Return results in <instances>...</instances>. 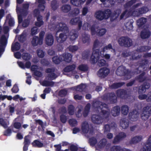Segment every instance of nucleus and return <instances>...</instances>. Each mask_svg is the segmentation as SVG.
I'll use <instances>...</instances> for the list:
<instances>
[{"instance_id":"obj_34","label":"nucleus","mask_w":151,"mask_h":151,"mask_svg":"<svg viewBox=\"0 0 151 151\" xmlns=\"http://www.w3.org/2000/svg\"><path fill=\"white\" fill-rule=\"evenodd\" d=\"M37 1L39 4L38 7L40 11H43L45 8V6L44 4L45 3V2L44 0H37Z\"/></svg>"},{"instance_id":"obj_32","label":"nucleus","mask_w":151,"mask_h":151,"mask_svg":"<svg viewBox=\"0 0 151 151\" xmlns=\"http://www.w3.org/2000/svg\"><path fill=\"white\" fill-rule=\"evenodd\" d=\"M129 125V122L127 119H124L120 121V126L123 129L127 128L128 127Z\"/></svg>"},{"instance_id":"obj_7","label":"nucleus","mask_w":151,"mask_h":151,"mask_svg":"<svg viewBox=\"0 0 151 151\" xmlns=\"http://www.w3.org/2000/svg\"><path fill=\"white\" fill-rule=\"evenodd\" d=\"M119 45L122 46L129 47L132 45V41L130 38L126 37H122L118 40Z\"/></svg>"},{"instance_id":"obj_62","label":"nucleus","mask_w":151,"mask_h":151,"mask_svg":"<svg viewBox=\"0 0 151 151\" xmlns=\"http://www.w3.org/2000/svg\"><path fill=\"white\" fill-rule=\"evenodd\" d=\"M68 49L69 51L74 52L77 50L78 47L76 45H70L68 47Z\"/></svg>"},{"instance_id":"obj_29","label":"nucleus","mask_w":151,"mask_h":151,"mask_svg":"<svg viewBox=\"0 0 151 151\" xmlns=\"http://www.w3.org/2000/svg\"><path fill=\"white\" fill-rule=\"evenodd\" d=\"M71 7L70 5L65 4L63 5L61 7V11L65 13H67L70 11Z\"/></svg>"},{"instance_id":"obj_51","label":"nucleus","mask_w":151,"mask_h":151,"mask_svg":"<svg viewBox=\"0 0 151 151\" xmlns=\"http://www.w3.org/2000/svg\"><path fill=\"white\" fill-rule=\"evenodd\" d=\"M145 73H143L138 77L137 79L140 82H143L146 79L145 77L144 76Z\"/></svg>"},{"instance_id":"obj_45","label":"nucleus","mask_w":151,"mask_h":151,"mask_svg":"<svg viewBox=\"0 0 151 151\" xmlns=\"http://www.w3.org/2000/svg\"><path fill=\"white\" fill-rule=\"evenodd\" d=\"M108 99L109 100L111 103H114L116 101V97L114 93L109 94Z\"/></svg>"},{"instance_id":"obj_17","label":"nucleus","mask_w":151,"mask_h":151,"mask_svg":"<svg viewBox=\"0 0 151 151\" xmlns=\"http://www.w3.org/2000/svg\"><path fill=\"white\" fill-rule=\"evenodd\" d=\"M122 55L124 57L129 56V55H131L132 58L131 60H134L139 58L140 56L138 55V53L136 52H130L125 51L122 53Z\"/></svg>"},{"instance_id":"obj_42","label":"nucleus","mask_w":151,"mask_h":151,"mask_svg":"<svg viewBox=\"0 0 151 151\" xmlns=\"http://www.w3.org/2000/svg\"><path fill=\"white\" fill-rule=\"evenodd\" d=\"M90 107V104H87L85 106L83 113V115L84 117L88 115Z\"/></svg>"},{"instance_id":"obj_10","label":"nucleus","mask_w":151,"mask_h":151,"mask_svg":"<svg viewBox=\"0 0 151 151\" xmlns=\"http://www.w3.org/2000/svg\"><path fill=\"white\" fill-rule=\"evenodd\" d=\"M151 114V107L146 106L144 107L141 113V118L144 120H146Z\"/></svg>"},{"instance_id":"obj_5","label":"nucleus","mask_w":151,"mask_h":151,"mask_svg":"<svg viewBox=\"0 0 151 151\" xmlns=\"http://www.w3.org/2000/svg\"><path fill=\"white\" fill-rule=\"evenodd\" d=\"M116 74L119 76L124 75L126 79H128L131 78V75L133 73L131 72L128 70H126L124 67L121 66L117 68L116 71Z\"/></svg>"},{"instance_id":"obj_4","label":"nucleus","mask_w":151,"mask_h":151,"mask_svg":"<svg viewBox=\"0 0 151 151\" xmlns=\"http://www.w3.org/2000/svg\"><path fill=\"white\" fill-rule=\"evenodd\" d=\"M48 27L51 30H55L57 33L60 31L68 32V28L67 25L62 22H57L52 24H49Z\"/></svg>"},{"instance_id":"obj_24","label":"nucleus","mask_w":151,"mask_h":151,"mask_svg":"<svg viewBox=\"0 0 151 151\" xmlns=\"http://www.w3.org/2000/svg\"><path fill=\"white\" fill-rule=\"evenodd\" d=\"M81 40L84 43H88L90 41V36L85 32L82 35Z\"/></svg>"},{"instance_id":"obj_54","label":"nucleus","mask_w":151,"mask_h":151,"mask_svg":"<svg viewBox=\"0 0 151 151\" xmlns=\"http://www.w3.org/2000/svg\"><path fill=\"white\" fill-rule=\"evenodd\" d=\"M124 84L123 83H114L111 86V88H112L116 89L119 87L122 86Z\"/></svg>"},{"instance_id":"obj_57","label":"nucleus","mask_w":151,"mask_h":151,"mask_svg":"<svg viewBox=\"0 0 151 151\" xmlns=\"http://www.w3.org/2000/svg\"><path fill=\"white\" fill-rule=\"evenodd\" d=\"M132 23L131 22H128L125 24L127 29L128 30H132L133 28Z\"/></svg>"},{"instance_id":"obj_58","label":"nucleus","mask_w":151,"mask_h":151,"mask_svg":"<svg viewBox=\"0 0 151 151\" xmlns=\"http://www.w3.org/2000/svg\"><path fill=\"white\" fill-rule=\"evenodd\" d=\"M97 141L96 138L93 137L90 138L89 139V142L91 146H94L97 143Z\"/></svg>"},{"instance_id":"obj_60","label":"nucleus","mask_w":151,"mask_h":151,"mask_svg":"<svg viewBox=\"0 0 151 151\" xmlns=\"http://www.w3.org/2000/svg\"><path fill=\"white\" fill-rule=\"evenodd\" d=\"M83 107L82 106H80L79 107L78 110L76 113V115L77 117L79 118L81 117L82 116V111Z\"/></svg>"},{"instance_id":"obj_23","label":"nucleus","mask_w":151,"mask_h":151,"mask_svg":"<svg viewBox=\"0 0 151 151\" xmlns=\"http://www.w3.org/2000/svg\"><path fill=\"white\" fill-rule=\"evenodd\" d=\"M142 139V136L141 135H137L132 138L129 143L132 144H135L140 142Z\"/></svg>"},{"instance_id":"obj_14","label":"nucleus","mask_w":151,"mask_h":151,"mask_svg":"<svg viewBox=\"0 0 151 151\" xmlns=\"http://www.w3.org/2000/svg\"><path fill=\"white\" fill-rule=\"evenodd\" d=\"M70 24L72 25L77 24L79 30L81 29L82 25V21L81 19L78 17H76L71 19L69 22Z\"/></svg>"},{"instance_id":"obj_9","label":"nucleus","mask_w":151,"mask_h":151,"mask_svg":"<svg viewBox=\"0 0 151 151\" xmlns=\"http://www.w3.org/2000/svg\"><path fill=\"white\" fill-rule=\"evenodd\" d=\"M91 33L92 35H95L102 36L106 32V30L104 28H100L99 27L95 25H93L91 28Z\"/></svg>"},{"instance_id":"obj_44","label":"nucleus","mask_w":151,"mask_h":151,"mask_svg":"<svg viewBox=\"0 0 151 151\" xmlns=\"http://www.w3.org/2000/svg\"><path fill=\"white\" fill-rule=\"evenodd\" d=\"M68 114L71 115L74 114L75 109V107L72 105H70L68 107Z\"/></svg>"},{"instance_id":"obj_21","label":"nucleus","mask_w":151,"mask_h":151,"mask_svg":"<svg viewBox=\"0 0 151 151\" xmlns=\"http://www.w3.org/2000/svg\"><path fill=\"white\" fill-rule=\"evenodd\" d=\"M139 115L138 111L136 110H134L129 113V118L131 121H136L137 120Z\"/></svg>"},{"instance_id":"obj_53","label":"nucleus","mask_w":151,"mask_h":151,"mask_svg":"<svg viewBox=\"0 0 151 151\" xmlns=\"http://www.w3.org/2000/svg\"><path fill=\"white\" fill-rule=\"evenodd\" d=\"M69 122L70 125L72 127H74L77 124V121L74 119H69Z\"/></svg>"},{"instance_id":"obj_12","label":"nucleus","mask_w":151,"mask_h":151,"mask_svg":"<svg viewBox=\"0 0 151 151\" xmlns=\"http://www.w3.org/2000/svg\"><path fill=\"white\" fill-rule=\"evenodd\" d=\"M40 12L37 9H35L34 11V15L37 17V21L35 23L36 26L40 27L43 24L42 20V17L39 14Z\"/></svg>"},{"instance_id":"obj_26","label":"nucleus","mask_w":151,"mask_h":151,"mask_svg":"<svg viewBox=\"0 0 151 151\" xmlns=\"http://www.w3.org/2000/svg\"><path fill=\"white\" fill-rule=\"evenodd\" d=\"M68 36L70 40L73 41L77 38L78 35L77 32L75 30L73 29L69 33L68 32Z\"/></svg>"},{"instance_id":"obj_19","label":"nucleus","mask_w":151,"mask_h":151,"mask_svg":"<svg viewBox=\"0 0 151 151\" xmlns=\"http://www.w3.org/2000/svg\"><path fill=\"white\" fill-rule=\"evenodd\" d=\"M7 43V39L4 35L2 36L0 42V57L2 53L4 51V46L6 45Z\"/></svg>"},{"instance_id":"obj_30","label":"nucleus","mask_w":151,"mask_h":151,"mask_svg":"<svg viewBox=\"0 0 151 151\" xmlns=\"http://www.w3.org/2000/svg\"><path fill=\"white\" fill-rule=\"evenodd\" d=\"M84 1L85 0H70L71 4L76 6H80Z\"/></svg>"},{"instance_id":"obj_16","label":"nucleus","mask_w":151,"mask_h":151,"mask_svg":"<svg viewBox=\"0 0 151 151\" xmlns=\"http://www.w3.org/2000/svg\"><path fill=\"white\" fill-rule=\"evenodd\" d=\"M109 73V70L107 68H102L98 71L97 75L100 78H104Z\"/></svg>"},{"instance_id":"obj_15","label":"nucleus","mask_w":151,"mask_h":151,"mask_svg":"<svg viewBox=\"0 0 151 151\" xmlns=\"http://www.w3.org/2000/svg\"><path fill=\"white\" fill-rule=\"evenodd\" d=\"M55 71V69L53 68L52 69L48 68L46 71V73H49L47 76L46 79L50 80H52L55 79L57 76L54 73Z\"/></svg>"},{"instance_id":"obj_18","label":"nucleus","mask_w":151,"mask_h":151,"mask_svg":"<svg viewBox=\"0 0 151 151\" xmlns=\"http://www.w3.org/2000/svg\"><path fill=\"white\" fill-rule=\"evenodd\" d=\"M126 137V135L125 133L123 132L120 133L114 137L113 140V143L114 144H117Z\"/></svg>"},{"instance_id":"obj_38","label":"nucleus","mask_w":151,"mask_h":151,"mask_svg":"<svg viewBox=\"0 0 151 151\" xmlns=\"http://www.w3.org/2000/svg\"><path fill=\"white\" fill-rule=\"evenodd\" d=\"M146 19L145 18H141L137 20V24L139 27H141L146 22Z\"/></svg>"},{"instance_id":"obj_37","label":"nucleus","mask_w":151,"mask_h":151,"mask_svg":"<svg viewBox=\"0 0 151 151\" xmlns=\"http://www.w3.org/2000/svg\"><path fill=\"white\" fill-rule=\"evenodd\" d=\"M53 62L56 64H58L60 62L63 61V57L60 55L59 57L56 56L53 57L52 58Z\"/></svg>"},{"instance_id":"obj_11","label":"nucleus","mask_w":151,"mask_h":151,"mask_svg":"<svg viewBox=\"0 0 151 151\" xmlns=\"http://www.w3.org/2000/svg\"><path fill=\"white\" fill-rule=\"evenodd\" d=\"M81 130L82 132L85 133L89 132V134H91L93 132V129H91V126L87 122H82L81 124Z\"/></svg>"},{"instance_id":"obj_20","label":"nucleus","mask_w":151,"mask_h":151,"mask_svg":"<svg viewBox=\"0 0 151 151\" xmlns=\"http://www.w3.org/2000/svg\"><path fill=\"white\" fill-rule=\"evenodd\" d=\"M54 42V38L52 34L46 35L45 37V42L46 45L48 46H51L53 45Z\"/></svg>"},{"instance_id":"obj_55","label":"nucleus","mask_w":151,"mask_h":151,"mask_svg":"<svg viewBox=\"0 0 151 151\" xmlns=\"http://www.w3.org/2000/svg\"><path fill=\"white\" fill-rule=\"evenodd\" d=\"M101 46L102 45H101L100 43L98 40H96L94 42L93 45V51L96 50L97 49L99 50V49H95L96 47H101Z\"/></svg>"},{"instance_id":"obj_39","label":"nucleus","mask_w":151,"mask_h":151,"mask_svg":"<svg viewBox=\"0 0 151 151\" xmlns=\"http://www.w3.org/2000/svg\"><path fill=\"white\" fill-rule=\"evenodd\" d=\"M51 6L52 9L55 10L58 7L59 4L57 2L56 0H53L51 2Z\"/></svg>"},{"instance_id":"obj_63","label":"nucleus","mask_w":151,"mask_h":151,"mask_svg":"<svg viewBox=\"0 0 151 151\" xmlns=\"http://www.w3.org/2000/svg\"><path fill=\"white\" fill-rule=\"evenodd\" d=\"M150 49V48L149 47L146 46H142L139 50H138L137 51L140 52L147 51Z\"/></svg>"},{"instance_id":"obj_48","label":"nucleus","mask_w":151,"mask_h":151,"mask_svg":"<svg viewBox=\"0 0 151 151\" xmlns=\"http://www.w3.org/2000/svg\"><path fill=\"white\" fill-rule=\"evenodd\" d=\"M76 68V66L74 65H69L66 67L64 69V71L65 72L71 71L74 70Z\"/></svg>"},{"instance_id":"obj_35","label":"nucleus","mask_w":151,"mask_h":151,"mask_svg":"<svg viewBox=\"0 0 151 151\" xmlns=\"http://www.w3.org/2000/svg\"><path fill=\"white\" fill-rule=\"evenodd\" d=\"M121 111L122 114L124 115H127L129 112V107L126 105H123L121 107Z\"/></svg>"},{"instance_id":"obj_56","label":"nucleus","mask_w":151,"mask_h":151,"mask_svg":"<svg viewBox=\"0 0 151 151\" xmlns=\"http://www.w3.org/2000/svg\"><path fill=\"white\" fill-rule=\"evenodd\" d=\"M26 34L23 32L18 38L19 40L21 42H24L26 39Z\"/></svg>"},{"instance_id":"obj_59","label":"nucleus","mask_w":151,"mask_h":151,"mask_svg":"<svg viewBox=\"0 0 151 151\" xmlns=\"http://www.w3.org/2000/svg\"><path fill=\"white\" fill-rule=\"evenodd\" d=\"M78 69L81 71H85L88 70V68L86 65H81L78 66Z\"/></svg>"},{"instance_id":"obj_22","label":"nucleus","mask_w":151,"mask_h":151,"mask_svg":"<svg viewBox=\"0 0 151 151\" xmlns=\"http://www.w3.org/2000/svg\"><path fill=\"white\" fill-rule=\"evenodd\" d=\"M142 150V151H151V135L149 137Z\"/></svg>"},{"instance_id":"obj_41","label":"nucleus","mask_w":151,"mask_h":151,"mask_svg":"<svg viewBox=\"0 0 151 151\" xmlns=\"http://www.w3.org/2000/svg\"><path fill=\"white\" fill-rule=\"evenodd\" d=\"M54 84V83L53 82L46 80L43 81L42 83V85L43 86H53Z\"/></svg>"},{"instance_id":"obj_31","label":"nucleus","mask_w":151,"mask_h":151,"mask_svg":"<svg viewBox=\"0 0 151 151\" xmlns=\"http://www.w3.org/2000/svg\"><path fill=\"white\" fill-rule=\"evenodd\" d=\"M148 96V98L147 99V101H151V91L150 92L148 95L146 94H140L138 98L140 100H143L146 99Z\"/></svg>"},{"instance_id":"obj_50","label":"nucleus","mask_w":151,"mask_h":151,"mask_svg":"<svg viewBox=\"0 0 151 151\" xmlns=\"http://www.w3.org/2000/svg\"><path fill=\"white\" fill-rule=\"evenodd\" d=\"M37 53L38 57L40 58H43L45 56L44 52L41 49H38L37 51Z\"/></svg>"},{"instance_id":"obj_40","label":"nucleus","mask_w":151,"mask_h":151,"mask_svg":"<svg viewBox=\"0 0 151 151\" xmlns=\"http://www.w3.org/2000/svg\"><path fill=\"white\" fill-rule=\"evenodd\" d=\"M20 48V45L18 42L13 43L12 46V50L14 51L15 50H19Z\"/></svg>"},{"instance_id":"obj_25","label":"nucleus","mask_w":151,"mask_h":151,"mask_svg":"<svg viewBox=\"0 0 151 151\" xmlns=\"http://www.w3.org/2000/svg\"><path fill=\"white\" fill-rule=\"evenodd\" d=\"M61 56L63 57V61L69 63L71 60L72 55L70 53H64Z\"/></svg>"},{"instance_id":"obj_52","label":"nucleus","mask_w":151,"mask_h":151,"mask_svg":"<svg viewBox=\"0 0 151 151\" xmlns=\"http://www.w3.org/2000/svg\"><path fill=\"white\" fill-rule=\"evenodd\" d=\"M32 145L33 146H37L38 147H42L43 144L40 142L38 141L35 140L32 143Z\"/></svg>"},{"instance_id":"obj_3","label":"nucleus","mask_w":151,"mask_h":151,"mask_svg":"<svg viewBox=\"0 0 151 151\" xmlns=\"http://www.w3.org/2000/svg\"><path fill=\"white\" fill-rule=\"evenodd\" d=\"M101 57L99 50L97 49L94 50L90 59V62L92 63H95L98 61V64L99 66H104L106 64V61L103 59H101Z\"/></svg>"},{"instance_id":"obj_43","label":"nucleus","mask_w":151,"mask_h":151,"mask_svg":"<svg viewBox=\"0 0 151 151\" xmlns=\"http://www.w3.org/2000/svg\"><path fill=\"white\" fill-rule=\"evenodd\" d=\"M86 86L85 84H81L77 87H74V89L77 91H81L84 90Z\"/></svg>"},{"instance_id":"obj_36","label":"nucleus","mask_w":151,"mask_h":151,"mask_svg":"<svg viewBox=\"0 0 151 151\" xmlns=\"http://www.w3.org/2000/svg\"><path fill=\"white\" fill-rule=\"evenodd\" d=\"M150 35V32L147 30H144L141 33V38L143 39L147 38Z\"/></svg>"},{"instance_id":"obj_33","label":"nucleus","mask_w":151,"mask_h":151,"mask_svg":"<svg viewBox=\"0 0 151 151\" xmlns=\"http://www.w3.org/2000/svg\"><path fill=\"white\" fill-rule=\"evenodd\" d=\"M120 108L119 106L114 107L111 111V114L114 116H118L120 113Z\"/></svg>"},{"instance_id":"obj_27","label":"nucleus","mask_w":151,"mask_h":151,"mask_svg":"<svg viewBox=\"0 0 151 151\" xmlns=\"http://www.w3.org/2000/svg\"><path fill=\"white\" fill-rule=\"evenodd\" d=\"M107 144V141L106 139L104 138L101 140L98 143L96 148L97 149H102L106 146Z\"/></svg>"},{"instance_id":"obj_64","label":"nucleus","mask_w":151,"mask_h":151,"mask_svg":"<svg viewBox=\"0 0 151 151\" xmlns=\"http://www.w3.org/2000/svg\"><path fill=\"white\" fill-rule=\"evenodd\" d=\"M121 147L119 146H114L110 149V151H120Z\"/></svg>"},{"instance_id":"obj_1","label":"nucleus","mask_w":151,"mask_h":151,"mask_svg":"<svg viewBox=\"0 0 151 151\" xmlns=\"http://www.w3.org/2000/svg\"><path fill=\"white\" fill-rule=\"evenodd\" d=\"M93 106L94 111H97L98 110V112L101 111L102 116L99 115H93L91 118V121L96 124H101L103 122V119L107 117L110 114V111L107 108V105L100 101H96L93 102Z\"/></svg>"},{"instance_id":"obj_6","label":"nucleus","mask_w":151,"mask_h":151,"mask_svg":"<svg viewBox=\"0 0 151 151\" xmlns=\"http://www.w3.org/2000/svg\"><path fill=\"white\" fill-rule=\"evenodd\" d=\"M29 7V4L28 3L24 4L22 8L18 10L17 9V12L18 15V21L19 23H21L23 17H24L27 14V9Z\"/></svg>"},{"instance_id":"obj_8","label":"nucleus","mask_w":151,"mask_h":151,"mask_svg":"<svg viewBox=\"0 0 151 151\" xmlns=\"http://www.w3.org/2000/svg\"><path fill=\"white\" fill-rule=\"evenodd\" d=\"M45 34V32L42 31L39 34V37L37 36H34L31 42L32 45L33 46H36L38 45H41L42 44Z\"/></svg>"},{"instance_id":"obj_47","label":"nucleus","mask_w":151,"mask_h":151,"mask_svg":"<svg viewBox=\"0 0 151 151\" xmlns=\"http://www.w3.org/2000/svg\"><path fill=\"white\" fill-rule=\"evenodd\" d=\"M0 124L5 128H6L9 124V122L6 120L3 119H0Z\"/></svg>"},{"instance_id":"obj_13","label":"nucleus","mask_w":151,"mask_h":151,"mask_svg":"<svg viewBox=\"0 0 151 151\" xmlns=\"http://www.w3.org/2000/svg\"><path fill=\"white\" fill-rule=\"evenodd\" d=\"M60 33L58 36H56V40L59 43H62L65 41L68 36V32H64Z\"/></svg>"},{"instance_id":"obj_28","label":"nucleus","mask_w":151,"mask_h":151,"mask_svg":"<svg viewBox=\"0 0 151 151\" xmlns=\"http://www.w3.org/2000/svg\"><path fill=\"white\" fill-rule=\"evenodd\" d=\"M116 94L118 97L122 98H125L127 96L125 91L123 89L118 90L117 91Z\"/></svg>"},{"instance_id":"obj_46","label":"nucleus","mask_w":151,"mask_h":151,"mask_svg":"<svg viewBox=\"0 0 151 151\" xmlns=\"http://www.w3.org/2000/svg\"><path fill=\"white\" fill-rule=\"evenodd\" d=\"M131 15L130 12H128L127 10H126L121 15L120 17V19H122L124 17H127Z\"/></svg>"},{"instance_id":"obj_49","label":"nucleus","mask_w":151,"mask_h":151,"mask_svg":"<svg viewBox=\"0 0 151 151\" xmlns=\"http://www.w3.org/2000/svg\"><path fill=\"white\" fill-rule=\"evenodd\" d=\"M141 10L139 9H136L134 10V11H130L131 13V15H132L134 16H139L142 14H139V12Z\"/></svg>"},{"instance_id":"obj_2","label":"nucleus","mask_w":151,"mask_h":151,"mask_svg":"<svg viewBox=\"0 0 151 151\" xmlns=\"http://www.w3.org/2000/svg\"><path fill=\"white\" fill-rule=\"evenodd\" d=\"M121 13V10L118 9L115 11L112 14L111 11L107 9L103 11H99L96 12L95 14V17L100 21L107 20L110 17L111 21H113L118 17Z\"/></svg>"},{"instance_id":"obj_61","label":"nucleus","mask_w":151,"mask_h":151,"mask_svg":"<svg viewBox=\"0 0 151 151\" xmlns=\"http://www.w3.org/2000/svg\"><path fill=\"white\" fill-rule=\"evenodd\" d=\"M100 55L101 57L103 58L104 57L106 59H109L110 58V55L109 54H104V52L103 53L102 51H101L100 53Z\"/></svg>"}]
</instances>
